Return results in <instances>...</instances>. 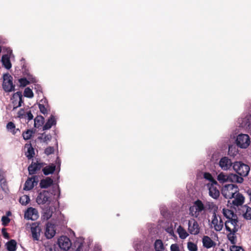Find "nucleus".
<instances>
[{"label": "nucleus", "instance_id": "1", "mask_svg": "<svg viewBox=\"0 0 251 251\" xmlns=\"http://www.w3.org/2000/svg\"><path fill=\"white\" fill-rule=\"evenodd\" d=\"M238 223V218L227 220L224 223L226 229L228 232L227 234V238L231 244H236L237 243V232L240 228Z\"/></svg>", "mask_w": 251, "mask_h": 251}, {"label": "nucleus", "instance_id": "2", "mask_svg": "<svg viewBox=\"0 0 251 251\" xmlns=\"http://www.w3.org/2000/svg\"><path fill=\"white\" fill-rule=\"evenodd\" d=\"M238 191L239 188L236 184H228L223 187L221 193L224 198L230 199L234 198L235 195Z\"/></svg>", "mask_w": 251, "mask_h": 251}, {"label": "nucleus", "instance_id": "3", "mask_svg": "<svg viewBox=\"0 0 251 251\" xmlns=\"http://www.w3.org/2000/svg\"><path fill=\"white\" fill-rule=\"evenodd\" d=\"M206 207L200 200H196L192 206L189 208L190 214L195 218H197L202 211L205 210Z\"/></svg>", "mask_w": 251, "mask_h": 251}, {"label": "nucleus", "instance_id": "4", "mask_svg": "<svg viewBox=\"0 0 251 251\" xmlns=\"http://www.w3.org/2000/svg\"><path fill=\"white\" fill-rule=\"evenodd\" d=\"M233 168L242 177L247 176L250 171L249 166L241 161L234 162L233 164Z\"/></svg>", "mask_w": 251, "mask_h": 251}, {"label": "nucleus", "instance_id": "5", "mask_svg": "<svg viewBox=\"0 0 251 251\" xmlns=\"http://www.w3.org/2000/svg\"><path fill=\"white\" fill-rule=\"evenodd\" d=\"M211 223L213 225L214 229L217 231H220L224 227V223L222 217L216 214V210L213 212Z\"/></svg>", "mask_w": 251, "mask_h": 251}, {"label": "nucleus", "instance_id": "6", "mask_svg": "<svg viewBox=\"0 0 251 251\" xmlns=\"http://www.w3.org/2000/svg\"><path fill=\"white\" fill-rule=\"evenodd\" d=\"M3 88L6 92H11L15 90V85L13 83V77L7 73L3 76Z\"/></svg>", "mask_w": 251, "mask_h": 251}, {"label": "nucleus", "instance_id": "7", "mask_svg": "<svg viewBox=\"0 0 251 251\" xmlns=\"http://www.w3.org/2000/svg\"><path fill=\"white\" fill-rule=\"evenodd\" d=\"M236 142L238 147L246 149L250 144V138L248 134H240L237 137Z\"/></svg>", "mask_w": 251, "mask_h": 251}, {"label": "nucleus", "instance_id": "8", "mask_svg": "<svg viewBox=\"0 0 251 251\" xmlns=\"http://www.w3.org/2000/svg\"><path fill=\"white\" fill-rule=\"evenodd\" d=\"M50 193L46 190L41 192L36 198V202L38 204H44L48 202H50Z\"/></svg>", "mask_w": 251, "mask_h": 251}, {"label": "nucleus", "instance_id": "9", "mask_svg": "<svg viewBox=\"0 0 251 251\" xmlns=\"http://www.w3.org/2000/svg\"><path fill=\"white\" fill-rule=\"evenodd\" d=\"M30 229L33 240L39 241L41 231V228L39 226V224L37 222L32 223Z\"/></svg>", "mask_w": 251, "mask_h": 251}, {"label": "nucleus", "instance_id": "10", "mask_svg": "<svg viewBox=\"0 0 251 251\" xmlns=\"http://www.w3.org/2000/svg\"><path fill=\"white\" fill-rule=\"evenodd\" d=\"M58 244L59 247L65 251L69 250L71 246L70 239L66 236H61L58 240Z\"/></svg>", "mask_w": 251, "mask_h": 251}, {"label": "nucleus", "instance_id": "11", "mask_svg": "<svg viewBox=\"0 0 251 251\" xmlns=\"http://www.w3.org/2000/svg\"><path fill=\"white\" fill-rule=\"evenodd\" d=\"M38 181V177L36 176L28 177L25 183L24 190L29 191L32 189L34 186L37 184Z\"/></svg>", "mask_w": 251, "mask_h": 251}, {"label": "nucleus", "instance_id": "12", "mask_svg": "<svg viewBox=\"0 0 251 251\" xmlns=\"http://www.w3.org/2000/svg\"><path fill=\"white\" fill-rule=\"evenodd\" d=\"M188 225V230L190 234L197 235L200 233V227L198 223L195 220L189 221Z\"/></svg>", "mask_w": 251, "mask_h": 251}, {"label": "nucleus", "instance_id": "13", "mask_svg": "<svg viewBox=\"0 0 251 251\" xmlns=\"http://www.w3.org/2000/svg\"><path fill=\"white\" fill-rule=\"evenodd\" d=\"M233 164L231 159L226 156L222 157L219 162L220 167L224 171L230 169Z\"/></svg>", "mask_w": 251, "mask_h": 251}, {"label": "nucleus", "instance_id": "14", "mask_svg": "<svg viewBox=\"0 0 251 251\" xmlns=\"http://www.w3.org/2000/svg\"><path fill=\"white\" fill-rule=\"evenodd\" d=\"M39 217L38 211L34 208L29 207L25 213V218L32 221L36 220Z\"/></svg>", "mask_w": 251, "mask_h": 251}, {"label": "nucleus", "instance_id": "15", "mask_svg": "<svg viewBox=\"0 0 251 251\" xmlns=\"http://www.w3.org/2000/svg\"><path fill=\"white\" fill-rule=\"evenodd\" d=\"M56 233L55 226L51 223L46 224L45 235L47 239H51Z\"/></svg>", "mask_w": 251, "mask_h": 251}, {"label": "nucleus", "instance_id": "16", "mask_svg": "<svg viewBox=\"0 0 251 251\" xmlns=\"http://www.w3.org/2000/svg\"><path fill=\"white\" fill-rule=\"evenodd\" d=\"M217 184H208L207 186L209 189V195L210 197L214 199H217L220 196V191L218 189Z\"/></svg>", "mask_w": 251, "mask_h": 251}, {"label": "nucleus", "instance_id": "17", "mask_svg": "<svg viewBox=\"0 0 251 251\" xmlns=\"http://www.w3.org/2000/svg\"><path fill=\"white\" fill-rule=\"evenodd\" d=\"M18 117L20 119H27L29 121L33 118V116L30 110L25 112L24 109H21L18 112Z\"/></svg>", "mask_w": 251, "mask_h": 251}, {"label": "nucleus", "instance_id": "18", "mask_svg": "<svg viewBox=\"0 0 251 251\" xmlns=\"http://www.w3.org/2000/svg\"><path fill=\"white\" fill-rule=\"evenodd\" d=\"M233 198L234 199L232 201V203L234 206L241 205L244 202L245 198L242 194L239 193V191L235 195Z\"/></svg>", "mask_w": 251, "mask_h": 251}, {"label": "nucleus", "instance_id": "19", "mask_svg": "<svg viewBox=\"0 0 251 251\" xmlns=\"http://www.w3.org/2000/svg\"><path fill=\"white\" fill-rule=\"evenodd\" d=\"M203 247L209 249L216 245V243L209 236H204L202 239Z\"/></svg>", "mask_w": 251, "mask_h": 251}, {"label": "nucleus", "instance_id": "20", "mask_svg": "<svg viewBox=\"0 0 251 251\" xmlns=\"http://www.w3.org/2000/svg\"><path fill=\"white\" fill-rule=\"evenodd\" d=\"M28 79L27 80L26 78L23 77L21 78L18 79V81L20 83V86L24 87H25L26 85L29 84L30 83H36V79L34 77H28Z\"/></svg>", "mask_w": 251, "mask_h": 251}, {"label": "nucleus", "instance_id": "21", "mask_svg": "<svg viewBox=\"0 0 251 251\" xmlns=\"http://www.w3.org/2000/svg\"><path fill=\"white\" fill-rule=\"evenodd\" d=\"M222 213L224 217H225L227 220H232L238 218L237 215L235 214L232 210L229 209L223 208Z\"/></svg>", "mask_w": 251, "mask_h": 251}, {"label": "nucleus", "instance_id": "22", "mask_svg": "<svg viewBox=\"0 0 251 251\" xmlns=\"http://www.w3.org/2000/svg\"><path fill=\"white\" fill-rule=\"evenodd\" d=\"M0 186L1 189L6 192L8 191V183L4 174L0 173Z\"/></svg>", "mask_w": 251, "mask_h": 251}, {"label": "nucleus", "instance_id": "23", "mask_svg": "<svg viewBox=\"0 0 251 251\" xmlns=\"http://www.w3.org/2000/svg\"><path fill=\"white\" fill-rule=\"evenodd\" d=\"M25 148H27V151L25 153L26 157L28 159L32 158L35 154V152L31 144L30 143H27L25 145Z\"/></svg>", "mask_w": 251, "mask_h": 251}, {"label": "nucleus", "instance_id": "24", "mask_svg": "<svg viewBox=\"0 0 251 251\" xmlns=\"http://www.w3.org/2000/svg\"><path fill=\"white\" fill-rule=\"evenodd\" d=\"M56 121L54 117L51 115L48 119L45 125L43 127V130H46L50 129L52 126L55 125Z\"/></svg>", "mask_w": 251, "mask_h": 251}, {"label": "nucleus", "instance_id": "25", "mask_svg": "<svg viewBox=\"0 0 251 251\" xmlns=\"http://www.w3.org/2000/svg\"><path fill=\"white\" fill-rule=\"evenodd\" d=\"M53 184V180L47 177L45 179H43L40 181V186L41 188H47Z\"/></svg>", "mask_w": 251, "mask_h": 251}, {"label": "nucleus", "instance_id": "26", "mask_svg": "<svg viewBox=\"0 0 251 251\" xmlns=\"http://www.w3.org/2000/svg\"><path fill=\"white\" fill-rule=\"evenodd\" d=\"M2 65L7 69L9 70L11 68L12 65L10 62V57L8 54H4L1 57Z\"/></svg>", "mask_w": 251, "mask_h": 251}, {"label": "nucleus", "instance_id": "27", "mask_svg": "<svg viewBox=\"0 0 251 251\" xmlns=\"http://www.w3.org/2000/svg\"><path fill=\"white\" fill-rule=\"evenodd\" d=\"M244 179L240 176L236 174H230L228 175V181L232 182L242 183Z\"/></svg>", "mask_w": 251, "mask_h": 251}, {"label": "nucleus", "instance_id": "28", "mask_svg": "<svg viewBox=\"0 0 251 251\" xmlns=\"http://www.w3.org/2000/svg\"><path fill=\"white\" fill-rule=\"evenodd\" d=\"M55 170V166L53 164L47 166L42 169L44 174L46 176L53 174Z\"/></svg>", "mask_w": 251, "mask_h": 251}, {"label": "nucleus", "instance_id": "29", "mask_svg": "<svg viewBox=\"0 0 251 251\" xmlns=\"http://www.w3.org/2000/svg\"><path fill=\"white\" fill-rule=\"evenodd\" d=\"M6 128L7 130L11 132L13 135H15L17 131L20 132V129L16 128L15 124L12 122H9L7 123Z\"/></svg>", "mask_w": 251, "mask_h": 251}, {"label": "nucleus", "instance_id": "30", "mask_svg": "<svg viewBox=\"0 0 251 251\" xmlns=\"http://www.w3.org/2000/svg\"><path fill=\"white\" fill-rule=\"evenodd\" d=\"M177 232L179 235V238L181 239H184L189 236V234L181 226H179L178 227L177 229Z\"/></svg>", "mask_w": 251, "mask_h": 251}, {"label": "nucleus", "instance_id": "31", "mask_svg": "<svg viewBox=\"0 0 251 251\" xmlns=\"http://www.w3.org/2000/svg\"><path fill=\"white\" fill-rule=\"evenodd\" d=\"M6 249L8 251H15L17 249V242L15 240L11 239L6 244Z\"/></svg>", "mask_w": 251, "mask_h": 251}, {"label": "nucleus", "instance_id": "32", "mask_svg": "<svg viewBox=\"0 0 251 251\" xmlns=\"http://www.w3.org/2000/svg\"><path fill=\"white\" fill-rule=\"evenodd\" d=\"M44 122V118L42 116H37L34 119V126L39 128L42 126Z\"/></svg>", "mask_w": 251, "mask_h": 251}, {"label": "nucleus", "instance_id": "33", "mask_svg": "<svg viewBox=\"0 0 251 251\" xmlns=\"http://www.w3.org/2000/svg\"><path fill=\"white\" fill-rule=\"evenodd\" d=\"M154 246L156 251H164V247L161 240H156L155 241Z\"/></svg>", "mask_w": 251, "mask_h": 251}, {"label": "nucleus", "instance_id": "34", "mask_svg": "<svg viewBox=\"0 0 251 251\" xmlns=\"http://www.w3.org/2000/svg\"><path fill=\"white\" fill-rule=\"evenodd\" d=\"M217 180L220 183H224L228 181V175L225 174L222 172L220 173L217 176Z\"/></svg>", "mask_w": 251, "mask_h": 251}, {"label": "nucleus", "instance_id": "35", "mask_svg": "<svg viewBox=\"0 0 251 251\" xmlns=\"http://www.w3.org/2000/svg\"><path fill=\"white\" fill-rule=\"evenodd\" d=\"M244 211L245 213L243 214L244 217L247 220H251V207L245 205L243 207Z\"/></svg>", "mask_w": 251, "mask_h": 251}, {"label": "nucleus", "instance_id": "36", "mask_svg": "<svg viewBox=\"0 0 251 251\" xmlns=\"http://www.w3.org/2000/svg\"><path fill=\"white\" fill-rule=\"evenodd\" d=\"M204 178L209 180L210 184H217V181L209 173H204L203 175Z\"/></svg>", "mask_w": 251, "mask_h": 251}, {"label": "nucleus", "instance_id": "37", "mask_svg": "<svg viewBox=\"0 0 251 251\" xmlns=\"http://www.w3.org/2000/svg\"><path fill=\"white\" fill-rule=\"evenodd\" d=\"M30 201V198L28 196L24 195L20 197L19 202L23 205H26Z\"/></svg>", "mask_w": 251, "mask_h": 251}, {"label": "nucleus", "instance_id": "38", "mask_svg": "<svg viewBox=\"0 0 251 251\" xmlns=\"http://www.w3.org/2000/svg\"><path fill=\"white\" fill-rule=\"evenodd\" d=\"M28 171L29 174L30 175H34L36 173L37 171V167L35 165V162H32L31 164L28 167Z\"/></svg>", "mask_w": 251, "mask_h": 251}, {"label": "nucleus", "instance_id": "39", "mask_svg": "<svg viewBox=\"0 0 251 251\" xmlns=\"http://www.w3.org/2000/svg\"><path fill=\"white\" fill-rule=\"evenodd\" d=\"M24 96L26 98H32L34 96L32 90L29 88H26L24 92Z\"/></svg>", "mask_w": 251, "mask_h": 251}, {"label": "nucleus", "instance_id": "40", "mask_svg": "<svg viewBox=\"0 0 251 251\" xmlns=\"http://www.w3.org/2000/svg\"><path fill=\"white\" fill-rule=\"evenodd\" d=\"M187 248L189 251H198V247L197 244L190 241L187 243Z\"/></svg>", "mask_w": 251, "mask_h": 251}, {"label": "nucleus", "instance_id": "41", "mask_svg": "<svg viewBox=\"0 0 251 251\" xmlns=\"http://www.w3.org/2000/svg\"><path fill=\"white\" fill-rule=\"evenodd\" d=\"M32 130L30 129H27L26 131L23 133V137L25 140L30 139L33 134Z\"/></svg>", "mask_w": 251, "mask_h": 251}, {"label": "nucleus", "instance_id": "42", "mask_svg": "<svg viewBox=\"0 0 251 251\" xmlns=\"http://www.w3.org/2000/svg\"><path fill=\"white\" fill-rule=\"evenodd\" d=\"M233 245L230 246V251H245L240 246L235 245V244H232Z\"/></svg>", "mask_w": 251, "mask_h": 251}, {"label": "nucleus", "instance_id": "43", "mask_svg": "<svg viewBox=\"0 0 251 251\" xmlns=\"http://www.w3.org/2000/svg\"><path fill=\"white\" fill-rule=\"evenodd\" d=\"M10 219L5 216H3L1 218L2 224L4 226H6L10 222Z\"/></svg>", "mask_w": 251, "mask_h": 251}, {"label": "nucleus", "instance_id": "44", "mask_svg": "<svg viewBox=\"0 0 251 251\" xmlns=\"http://www.w3.org/2000/svg\"><path fill=\"white\" fill-rule=\"evenodd\" d=\"M54 151V148H53V147H49L47 148L45 150V153L47 155H50L51 154H52V153H53Z\"/></svg>", "mask_w": 251, "mask_h": 251}, {"label": "nucleus", "instance_id": "45", "mask_svg": "<svg viewBox=\"0 0 251 251\" xmlns=\"http://www.w3.org/2000/svg\"><path fill=\"white\" fill-rule=\"evenodd\" d=\"M42 137H39V139H42L43 138V140L44 142H46L47 141H49L51 139V135L50 134L46 135L44 134H42Z\"/></svg>", "mask_w": 251, "mask_h": 251}, {"label": "nucleus", "instance_id": "46", "mask_svg": "<svg viewBox=\"0 0 251 251\" xmlns=\"http://www.w3.org/2000/svg\"><path fill=\"white\" fill-rule=\"evenodd\" d=\"M38 106H39L40 111L42 113H43L44 115L47 113V108L45 107L44 105L39 103L38 104Z\"/></svg>", "mask_w": 251, "mask_h": 251}, {"label": "nucleus", "instance_id": "47", "mask_svg": "<svg viewBox=\"0 0 251 251\" xmlns=\"http://www.w3.org/2000/svg\"><path fill=\"white\" fill-rule=\"evenodd\" d=\"M171 251H180L177 244H173L170 247Z\"/></svg>", "mask_w": 251, "mask_h": 251}, {"label": "nucleus", "instance_id": "48", "mask_svg": "<svg viewBox=\"0 0 251 251\" xmlns=\"http://www.w3.org/2000/svg\"><path fill=\"white\" fill-rule=\"evenodd\" d=\"M75 246H77V248H76L75 251H83V242L75 243Z\"/></svg>", "mask_w": 251, "mask_h": 251}, {"label": "nucleus", "instance_id": "49", "mask_svg": "<svg viewBox=\"0 0 251 251\" xmlns=\"http://www.w3.org/2000/svg\"><path fill=\"white\" fill-rule=\"evenodd\" d=\"M17 94L19 97V104L17 107H14V109H15L18 107H20L22 105V103H23L24 102V100H23V96H22L21 93L20 92H18L17 93Z\"/></svg>", "mask_w": 251, "mask_h": 251}, {"label": "nucleus", "instance_id": "50", "mask_svg": "<svg viewBox=\"0 0 251 251\" xmlns=\"http://www.w3.org/2000/svg\"><path fill=\"white\" fill-rule=\"evenodd\" d=\"M35 165L37 167V171H39L45 165V163H35Z\"/></svg>", "mask_w": 251, "mask_h": 251}, {"label": "nucleus", "instance_id": "51", "mask_svg": "<svg viewBox=\"0 0 251 251\" xmlns=\"http://www.w3.org/2000/svg\"><path fill=\"white\" fill-rule=\"evenodd\" d=\"M2 235L5 239H8L9 238V234L6 232L5 228L2 229Z\"/></svg>", "mask_w": 251, "mask_h": 251}, {"label": "nucleus", "instance_id": "52", "mask_svg": "<svg viewBox=\"0 0 251 251\" xmlns=\"http://www.w3.org/2000/svg\"><path fill=\"white\" fill-rule=\"evenodd\" d=\"M34 89L36 90L37 92H42V87L39 84H35Z\"/></svg>", "mask_w": 251, "mask_h": 251}, {"label": "nucleus", "instance_id": "53", "mask_svg": "<svg viewBox=\"0 0 251 251\" xmlns=\"http://www.w3.org/2000/svg\"><path fill=\"white\" fill-rule=\"evenodd\" d=\"M213 205H214V204H213V203H209L208 204V209H212L213 208Z\"/></svg>", "mask_w": 251, "mask_h": 251}, {"label": "nucleus", "instance_id": "54", "mask_svg": "<svg viewBox=\"0 0 251 251\" xmlns=\"http://www.w3.org/2000/svg\"><path fill=\"white\" fill-rule=\"evenodd\" d=\"M249 195L250 196V199H251V192H250Z\"/></svg>", "mask_w": 251, "mask_h": 251}, {"label": "nucleus", "instance_id": "55", "mask_svg": "<svg viewBox=\"0 0 251 251\" xmlns=\"http://www.w3.org/2000/svg\"><path fill=\"white\" fill-rule=\"evenodd\" d=\"M1 47L0 46V53L1 52Z\"/></svg>", "mask_w": 251, "mask_h": 251}]
</instances>
